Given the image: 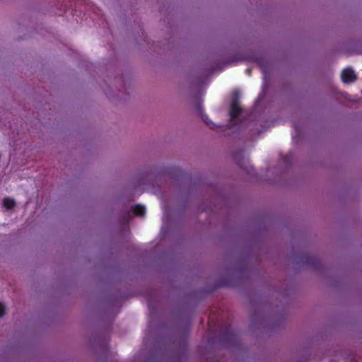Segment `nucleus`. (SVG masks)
<instances>
[{
	"label": "nucleus",
	"mask_w": 362,
	"mask_h": 362,
	"mask_svg": "<svg viewBox=\"0 0 362 362\" xmlns=\"http://www.w3.org/2000/svg\"><path fill=\"white\" fill-rule=\"evenodd\" d=\"M246 74L248 75V76H251V74H252V69L250 68H247L246 69Z\"/></svg>",
	"instance_id": "6e6552de"
},
{
	"label": "nucleus",
	"mask_w": 362,
	"mask_h": 362,
	"mask_svg": "<svg viewBox=\"0 0 362 362\" xmlns=\"http://www.w3.org/2000/svg\"><path fill=\"white\" fill-rule=\"evenodd\" d=\"M255 62H257L259 64L262 65V59L257 58L255 59Z\"/></svg>",
	"instance_id": "1a4fd4ad"
},
{
	"label": "nucleus",
	"mask_w": 362,
	"mask_h": 362,
	"mask_svg": "<svg viewBox=\"0 0 362 362\" xmlns=\"http://www.w3.org/2000/svg\"><path fill=\"white\" fill-rule=\"evenodd\" d=\"M262 71H263V72H265V71H266L264 67H262Z\"/></svg>",
	"instance_id": "9b49d317"
},
{
	"label": "nucleus",
	"mask_w": 362,
	"mask_h": 362,
	"mask_svg": "<svg viewBox=\"0 0 362 362\" xmlns=\"http://www.w3.org/2000/svg\"><path fill=\"white\" fill-rule=\"evenodd\" d=\"M132 212L135 216H143L146 213V209L144 206L136 204L132 207Z\"/></svg>",
	"instance_id": "39448f33"
},
{
	"label": "nucleus",
	"mask_w": 362,
	"mask_h": 362,
	"mask_svg": "<svg viewBox=\"0 0 362 362\" xmlns=\"http://www.w3.org/2000/svg\"><path fill=\"white\" fill-rule=\"evenodd\" d=\"M197 111H198L199 115L201 116L202 120L206 123V124L207 126H209L211 129L216 128V124L209 120L207 115L204 113L203 109L200 105H197Z\"/></svg>",
	"instance_id": "7ed1b4c3"
},
{
	"label": "nucleus",
	"mask_w": 362,
	"mask_h": 362,
	"mask_svg": "<svg viewBox=\"0 0 362 362\" xmlns=\"http://www.w3.org/2000/svg\"><path fill=\"white\" fill-rule=\"evenodd\" d=\"M15 202L13 199L6 197L4 199L3 206L7 209H11L15 206Z\"/></svg>",
	"instance_id": "423d86ee"
},
{
	"label": "nucleus",
	"mask_w": 362,
	"mask_h": 362,
	"mask_svg": "<svg viewBox=\"0 0 362 362\" xmlns=\"http://www.w3.org/2000/svg\"><path fill=\"white\" fill-rule=\"evenodd\" d=\"M341 78L344 83H351L356 80L357 76L353 69L346 68L341 71Z\"/></svg>",
	"instance_id": "f257e3e1"
},
{
	"label": "nucleus",
	"mask_w": 362,
	"mask_h": 362,
	"mask_svg": "<svg viewBox=\"0 0 362 362\" xmlns=\"http://www.w3.org/2000/svg\"><path fill=\"white\" fill-rule=\"evenodd\" d=\"M247 173H248V174H251L252 173H251L250 170H247Z\"/></svg>",
	"instance_id": "9d476101"
},
{
	"label": "nucleus",
	"mask_w": 362,
	"mask_h": 362,
	"mask_svg": "<svg viewBox=\"0 0 362 362\" xmlns=\"http://www.w3.org/2000/svg\"><path fill=\"white\" fill-rule=\"evenodd\" d=\"M5 315V306L0 302V317H2Z\"/></svg>",
	"instance_id": "0eeeda50"
},
{
	"label": "nucleus",
	"mask_w": 362,
	"mask_h": 362,
	"mask_svg": "<svg viewBox=\"0 0 362 362\" xmlns=\"http://www.w3.org/2000/svg\"><path fill=\"white\" fill-rule=\"evenodd\" d=\"M303 262L315 267L318 263V259L315 257L305 255L303 258Z\"/></svg>",
	"instance_id": "20e7f679"
},
{
	"label": "nucleus",
	"mask_w": 362,
	"mask_h": 362,
	"mask_svg": "<svg viewBox=\"0 0 362 362\" xmlns=\"http://www.w3.org/2000/svg\"><path fill=\"white\" fill-rule=\"evenodd\" d=\"M242 109L238 105L237 101H233V103L231 104L229 115L230 121H233L235 119H237L240 115L241 114Z\"/></svg>",
	"instance_id": "f03ea898"
}]
</instances>
